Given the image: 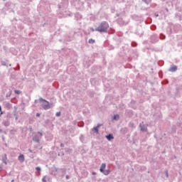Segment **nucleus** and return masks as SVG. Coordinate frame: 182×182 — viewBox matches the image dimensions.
Here are the masks:
<instances>
[{"label": "nucleus", "instance_id": "9b49d317", "mask_svg": "<svg viewBox=\"0 0 182 182\" xmlns=\"http://www.w3.org/2000/svg\"><path fill=\"white\" fill-rule=\"evenodd\" d=\"M18 160L19 161H21V163H23V161H25V157L23 156V154H21L18 156Z\"/></svg>", "mask_w": 182, "mask_h": 182}, {"label": "nucleus", "instance_id": "7c9ffc66", "mask_svg": "<svg viewBox=\"0 0 182 182\" xmlns=\"http://www.w3.org/2000/svg\"><path fill=\"white\" fill-rule=\"evenodd\" d=\"M28 151H29L30 153H33V151H32V149H28Z\"/></svg>", "mask_w": 182, "mask_h": 182}, {"label": "nucleus", "instance_id": "bb28decb", "mask_svg": "<svg viewBox=\"0 0 182 182\" xmlns=\"http://www.w3.org/2000/svg\"><path fill=\"white\" fill-rule=\"evenodd\" d=\"M65 178H66V180H69V178H70V177L68 175H67V176H65Z\"/></svg>", "mask_w": 182, "mask_h": 182}, {"label": "nucleus", "instance_id": "4468645a", "mask_svg": "<svg viewBox=\"0 0 182 182\" xmlns=\"http://www.w3.org/2000/svg\"><path fill=\"white\" fill-rule=\"evenodd\" d=\"M142 1H143V2L146 4V5H149V4H150V2H151V0H142Z\"/></svg>", "mask_w": 182, "mask_h": 182}, {"label": "nucleus", "instance_id": "72a5a7b5", "mask_svg": "<svg viewBox=\"0 0 182 182\" xmlns=\"http://www.w3.org/2000/svg\"><path fill=\"white\" fill-rule=\"evenodd\" d=\"M2 114H4V112H1L0 113V117L2 116Z\"/></svg>", "mask_w": 182, "mask_h": 182}, {"label": "nucleus", "instance_id": "c756f323", "mask_svg": "<svg viewBox=\"0 0 182 182\" xmlns=\"http://www.w3.org/2000/svg\"><path fill=\"white\" fill-rule=\"evenodd\" d=\"M60 147H65V145L63 144H60Z\"/></svg>", "mask_w": 182, "mask_h": 182}, {"label": "nucleus", "instance_id": "423d86ee", "mask_svg": "<svg viewBox=\"0 0 182 182\" xmlns=\"http://www.w3.org/2000/svg\"><path fill=\"white\" fill-rule=\"evenodd\" d=\"M141 132H147V126L146 124H139Z\"/></svg>", "mask_w": 182, "mask_h": 182}, {"label": "nucleus", "instance_id": "aec40b11", "mask_svg": "<svg viewBox=\"0 0 182 182\" xmlns=\"http://www.w3.org/2000/svg\"><path fill=\"white\" fill-rule=\"evenodd\" d=\"M55 116H56L57 117H59V116H60V112H56Z\"/></svg>", "mask_w": 182, "mask_h": 182}, {"label": "nucleus", "instance_id": "e433bc0d", "mask_svg": "<svg viewBox=\"0 0 182 182\" xmlns=\"http://www.w3.org/2000/svg\"><path fill=\"white\" fill-rule=\"evenodd\" d=\"M15 119H16V120H18V116H16Z\"/></svg>", "mask_w": 182, "mask_h": 182}, {"label": "nucleus", "instance_id": "c85d7f7f", "mask_svg": "<svg viewBox=\"0 0 182 182\" xmlns=\"http://www.w3.org/2000/svg\"><path fill=\"white\" fill-rule=\"evenodd\" d=\"M3 66H6V64L5 63H1Z\"/></svg>", "mask_w": 182, "mask_h": 182}, {"label": "nucleus", "instance_id": "6ab92c4d", "mask_svg": "<svg viewBox=\"0 0 182 182\" xmlns=\"http://www.w3.org/2000/svg\"><path fill=\"white\" fill-rule=\"evenodd\" d=\"M160 39H166V36H164V34H161Z\"/></svg>", "mask_w": 182, "mask_h": 182}, {"label": "nucleus", "instance_id": "c9c22d12", "mask_svg": "<svg viewBox=\"0 0 182 182\" xmlns=\"http://www.w3.org/2000/svg\"><path fill=\"white\" fill-rule=\"evenodd\" d=\"M8 96H11V94H6L7 97H8Z\"/></svg>", "mask_w": 182, "mask_h": 182}, {"label": "nucleus", "instance_id": "473e14b6", "mask_svg": "<svg viewBox=\"0 0 182 182\" xmlns=\"http://www.w3.org/2000/svg\"><path fill=\"white\" fill-rule=\"evenodd\" d=\"M0 112H2V107H0Z\"/></svg>", "mask_w": 182, "mask_h": 182}, {"label": "nucleus", "instance_id": "a878e982", "mask_svg": "<svg viewBox=\"0 0 182 182\" xmlns=\"http://www.w3.org/2000/svg\"><path fill=\"white\" fill-rule=\"evenodd\" d=\"M36 117H39L41 116V114L40 113H36Z\"/></svg>", "mask_w": 182, "mask_h": 182}, {"label": "nucleus", "instance_id": "f3484780", "mask_svg": "<svg viewBox=\"0 0 182 182\" xmlns=\"http://www.w3.org/2000/svg\"><path fill=\"white\" fill-rule=\"evenodd\" d=\"M88 43H95V40H93L92 38H90V39H89Z\"/></svg>", "mask_w": 182, "mask_h": 182}, {"label": "nucleus", "instance_id": "ea45409f", "mask_svg": "<svg viewBox=\"0 0 182 182\" xmlns=\"http://www.w3.org/2000/svg\"><path fill=\"white\" fill-rule=\"evenodd\" d=\"M9 66H12V64H9Z\"/></svg>", "mask_w": 182, "mask_h": 182}, {"label": "nucleus", "instance_id": "39448f33", "mask_svg": "<svg viewBox=\"0 0 182 182\" xmlns=\"http://www.w3.org/2000/svg\"><path fill=\"white\" fill-rule=\"evenodd\" d=\"M99 127H102V124H97L96 127L92 128V132H95L96 134H99Z\"/></svg>", "mask_w": 182, "mask_h": 182}, {"label": "nucleus", "instance_id": "a19ab883", "mask_svg": "<svg viewBox=\"0 0 182 182\" xmlns=\"http://www.w3.org/2000/svg\"><path fill=\"white\" fill-rule=\"evenodd\" d=\"M114 119H116V115H114Z\"/></svg>", "mask_w": 182, "mask_h": 182}, {"label": "nucleus", "instance_id": "37998d69", "mask_svg": "<svg viewBox=\"0 0 182 182\" xmlns=\"http://www.w3.org/2000/svg\"><path fill=\"white\" fill-rule=\"evenodd\" d=\"M11 182H14V180H12Z\"/></svg>", "mask_w": 182, "mask_h": 182}, {"label": "nucleus", "instance_id": "dca6fc26", "mask_svg": "<svg viewBox=\"0 0 182 182\" xmlns=\"http://www.w3.org/2000/svg\"><path fill=\"white\" fill-rule=\"evenodd\" d=\"M132 46L133 48H136V46H137V43H136V42H132Z\"/></svg>", "mask_w": 182, "mask_h": 182}, {"label": "nucleus", "instance_id": "2eb2a0df", "mask_svg": "<svg viewBox=\"0 0 182 182\" xmlns=\"http://www.w3.org/2000/svg\"><path fill=\"white\" fill-rule=\"evenodd\" d=\"M11 106L12 105H11V103H9V102L6 103V107H9V109H11Z\"/></svg>", "mask_w": 182, "mask_h": 182}, {"label": "nucleus", "instance_id": "58836bf2", "mask_svg": "<svg viewBox=\"0 0 182 182\" xmlns=\"http://www.w3.org/2000/svg\"><path fill=\"white\" fill-rule=\"evenodd\" d=\"M0 133H2V129H0Z\"/></svg>", "mask_w": 182, "mask_h": 182}, {"label": "nucleus", "instance_id": "2f4dec72", "mask_svg": "<svg viewBox=\"0 0 182 182\" xmlns=\"http://www.w3.org/2000/svg\"><path fill=\"white\" fill-rule=\"evenodd\" d=\"M92 176H96V172H92Z\"/></svg>", "mask_w": 182, "mask_h": 182}, {"label": "nucleus", "instance_id": "a211bd4d", "mask_svg": "<svg viewBox=\"0 0 182 182\" xmlns=\"http://www.w3.org/2000/svg\"><path fill=\"white\" fill-rule=\"evenodd\" d=\"M14 93H16V95H21V90H14Z\"/></svg>", "mask_w": 182, "mask_h": 182}, {"label": "nucleus", "instance_id": "4be33fe9", "mask_svg": "<svg viewBox=\"0 0 182 182\" xmlns=\"http://www.w3.org/2000/svg\"><path fill=\"white\" fill-rule=\"evenodd\" d=\"M39 100H40V102H46V100H45V99H43V98H42V97H41V98L39 99Z\"/></svg>", "mask_w": 182, "mask_h": 182}, {"label": "nucleus", "instance_id": "f257e3e1", "mask_svg": "<svg viewBox=\"0 0 182 182\" xmlns=\"http://www.w3.org/2000/svg\"><path fill=\"white\" fill-rule=\"evenodd\" d=\"M107 29H109V23L106 21H102L98 27L95 28L97 32H100V33H107Z\"/></svg>", "mask_w": 182, "mask_h": 182}, {"label": "nucleus", "instance_id": "0eeeda50", "mask_svg": "<svg viewBox=\"0 0 182 182\" xmlns=\"http://www.w3.org/2000/svg\"><path fill=\"white\" fill-rule=\"evenodd\" d=\"M177 65H171V68H168V72L174 73L177 72Z\"/></svg>", "mask_w": 182, "mask_h": 182}, {"label": "nucleus", "instance_id": "ddd939ff", "mask_svg": "<svg viewBox=\"0 0 182 182\" xmlns=\"http://www.w3.org/2000/svg\"><path fill=\"white\" fill-rule=\"evenodd\" d=\"M2 161L4 164H6V154H4V156L2 157Z\"/></svg>", "mask_w": 182, "mask_h": 182}, {"label": "nucleus", "instance_id": "c03bdc74", "mask_svg": "<svg viewBox=\"0 0 182 182\" xmlns=\"http://www.w3.org/2000/svg\"><path fill=\"white\" fill-rule=\"evenodd\" d=\"M163 1H166V0H163Z\"/></svg>", "mask_w": 182, "mask_h": 182}, {"label": "nucleus", "instance_id": "1a4fd4ad", "mask_svg": "<svg viewBox=\"0 0 182 182\" xmlns=\"http://www.w3.org/2000/svg\"><path fill=\"white\" fill-rule=\"evenodd\" d=\"M106 139L108 140V141H110L111 140H113V139H114V136H113V134H109L106 136Z\"/></svg>", "mask_w": 182, "mask_h": 182}, {"label": "nucleus", "instance_id": "412c9836", "mask_svg": "<svg viewBox=\"0 0 182 182\" xmlns=\"http://www.w3.org/2000/svg\"><path fill=\"white\" fill-rule=\"evenodd\" d=\"M152 31H156V26H151Z\"/></svg>", "mask_w": 182, "mask_h": 182}, {"label": "nucleus", "instance_id": "20e7f679", "mask_svg": "<svg viewBox=\"0 0 182 182\" xmlns=\"http://www.w3.org/2000/svg\"><path fill=\"white\" fill-rule=\"evenodd\" d=\"M42 107L44 109V110H49V109H50L52 107L50 106L49 102L46 101L42 104Z\"/></svg>", "mask_w": 182, "mask_h": 182}, {"label": "nucleus", "instance_id": "393cba45", "mask_svg": "<svg viewBox=\"0 0 182 182\" xmlns=\"http://www.w3.org/2000/svg\"><path fill=\"white\" fill-rule=\"evenodd\" d=\"M165 174H166V177H168V171H166Z\"/></svg>", "mask_w": 182, "mask_h": 182}, {"label": "nucleus", "instance_id": "7ed1b4c3", "mask_svg": "<svg viewBox=\"0 0 182 182\" xmlns=\"http://www.w3.org/2000/svg\"><path fill=\"white\" fill-rule=\"evenodd\" d=\"M159 39L160 38H159L157 34H154L151 36V42H152V43H156V42H159Z\"/></svg>", "mask_w": 182, "mask_h": 182}, {"label": "nucleus", "instance_id": "b1692460", "mask_svg": "<svg viewBox=\"0 0 182 182\" xmlns=\"http://www.w3.org/2000/svg\"><path fill=\"white\" fill-rule=\"evenodd\" d=\"M36 170L37 171H41V167L37 166V167L36 168Z\"/></svg>", "mask_w": 182, "mask_h": 182}, {"label": "nucleus", "instance_id": "f03ea898", "mask_svg": "<svg viewBox=\"0 0 182 182\" xmlns=\"http://www.w3.org/2000/svg\"><path fill=\"white\" fill-rule=\"evenodd\" d=\"M43 136V134L42 132H38L37 134H35L33 136V141H35V143H40L41 139H42V136Z\"/></svg>", "mask_w": 182, "mask_h": 182}, {"label": "nucleus", "instance_id": "f8f14e48", "mask_svg": "<svg viewBox=\"0 0 182 182\" xmlns=\"http://www.w3.org/2000/svg\"><path fill=\"white\" fill-rule=\"evenodd\" d=\"M102 174H104L105 176H109V174H110V170L107 169V170H104V171L102 172Z\"/></svg>", "mask_w": 182, "mask_h": 182}, {"label": "nucleus", "instance_id": "5701e85b", "mask_svg": "<svg viewBox=\"0 0 182 182\" xmlns=\"http://www.w3.org/2000/svg\"><path fill=\"white\" fill-rule=\"evenodd\" d=\"M42 181L43 182H46V176H44L43 178H42Z\"/></svg>", "mask_w": 182, "mask_h": 182}, {"label": "nucleus", "instance_id": "79ce46f5", "mask_svg": "<svg viewBox=\"0 0 182 182\" xmlns=\"http://www.w3.org/2000/svg\"><path fill=\"white\" fill-rule=\"evenodd\" d=\"M80 127H83V125H81Z\"/></svg>", "mask_w": 182, "mask_h": 182}, {"label": "nucleus", "instance_id": "cd10ccee", "mask_svg": "<svg viewBox=\"0 0 182 182\" xmlns=\"http://www.w3.org/2000/svg\"><path fill=\"white\" fill-rule=\"evenodd\" d=\"M53 171H58V168H54Z\"/></svg>", "mask_w": 182, "mask_h": 182}, {"label": "nucleus", "instance_id": "9d476101", "mask_svg": "<svg viewBox=\"0 0 182 182\" xmlns=\"http://www.w3.org/2000/svg\"><path fill=\"white\" fill-rule=\"evenodd\" d=\"M105 168H106V164H102L100 168V171L101 173H103Z\"/></svg>", "mask_w": 182, "mask_h": 182}, {"label": "nucleus", "instance_id": "f704fd0d", "mask_svg": "<svg viewBox=\"0 0 182 182\" xmlns=\"http://www.w3.org/2000/svg\"><path fill=\"white\" fill-rule=\"evenodd\" d=\"M2 171V166H0V171Z\"/></svg>", "mask_w": 182, "mask_h": 182}, {"label": "nucleus", "instance_id": "6e6552de", "mask_svg": "<svg viewBox=\"0 0 182 182\" xmlns=\"http://www.w3.org/2000/svg\"><path fill=\"white\" fill-rule=\"evenodd\" d=\"M2 124H4V126H5L6 127H8V126L11 124V122H9V119H7L3 121Z\"/></svg>", "mask_w": 182, "mask_h": 182}, {"label": "nucleus", "instance_id": "4c0bfd02", "mask_svg": "<svg viewBox=\"0 0 182 182\" xmlns=\"http://www.w3.org/2000/svg\"><path fill=\"white\" fill-rule=\"evenodd\" d=\"M155 16H159V14H155Z\"/></svg>", "mask_w": 182, "mask_h": 182}]
</instances>
